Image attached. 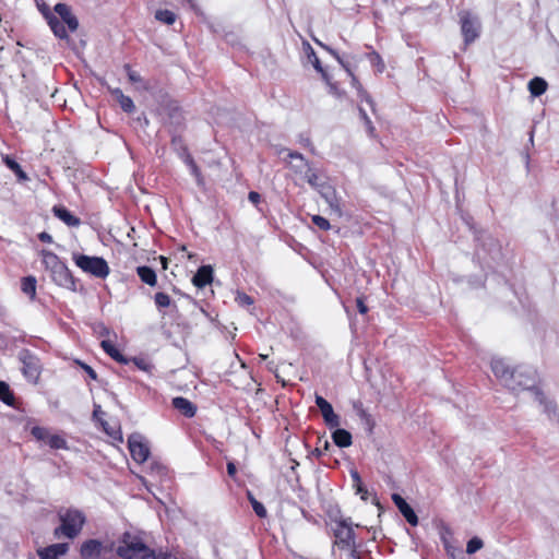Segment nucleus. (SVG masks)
Returning a JSON list of instances; mask_svg holds the SVG:
<instances>
[{
	"mask_svg": "<svg viewBox=\"0 0 559 559\" xmlns=\"http://www.w3.org/2000/svg\"><path fill=\"white\" fill-rule=\"evenodd\" d=\"M528 90L533 96H540L547 90V82L542 78H534L528 83Z\"/></svg>",
	"mask_w": 559,
	"mask_h": 559,
	"instance_id": "25",
	"label": "nucleus"
},
{
	"mask_svg": "<svg viewBox=\"0 0 559 559\" xmlns=\"http://www.w3.org/2000/svg\"><path fill=\"white\" fill-rule=\"evenodd\" d=\"M69 549V545L66 543L53 544L38 551L41 559H59L66 555Z\"/></svg>",
	"mask_w": 559,
	"mask_h": 559,
	"instance_id": "15",
	"label": "nucleus"
},
{
	"mask_svg": "<svg viewBox=\"0 0 559 559\" xmlns=\"http://www.w3.org/2000/svg\"><path fill=\"white\" fill-rule=\"evenodd\" d=\"M138 366L143 369V370H146V366L143 364V362H139Z\"/></svg>",
	"mask_w": 559,
	"mask_h": 559,
	"instance_id": "49",
	"label": "nucleus"
},
{
	"mask_svg": "<svg viewBox=\"0 0 559 559\" xmlns=\"http://www.w3.org/2000/svg\"><path fill=\"white\" fill-rule=\"evenodd\" d=\"M227 472H228V475L234 477L236 475V466L233 462H229L227 464Z\"/></svg>",
	"mask_w": 559,
	"mask_h": 559,
	"instance_id": "44",
	"label": "nucleus"
},
{
	"mask_svg": "<svg viewBox=\"0 0 559 559\" xmlns=\"http://www.w3.org/2000/svg\"><path fill=\"white\" fill-rule=\"evenodd\" d=\"M3 162L5 163V165L11 169L13 170L16 176L21 179V180H26L27 179V176L26 174L22 170L21 166L15 162L13 160L12 158H10L9 156H4L3 157Z\"/></svg>",
	"mask_w": 559,
	"mask_h": 559,
	"instance_id": "28",
	"label": "nucleus"
},
{
	"mask_svg": "<svg viewBox=\"0 0 559 559\" xmlns=\"http://www.w3.org/2000/svg\"><path fill=\"white\" fill-rule=\"evenodd\" d=\"M357 308L361 314H365L368 311V308L361 298L357 299Z\"/></svg>",
	"mask_w": 559,
	"mask_h": 559,
	"instance_id": "40",
	"label": "nucleus"
},
{
	"mask_svg": "<svg viewBox=\"0 0 559 559\" xmlns=\"http://www.w3.org/2000/svg\"><path fill=\"white\" fill-rule=\"evenodd\" d=\"M491 370L506 386L513 391L534 388V378L521 370L511 368L504 358L493 357L491 359Z\"/></svg>",
	"mask_w": 559,
	"mask_h": 559,
	"instance_id": "1",
	"label": "nucleus"
},
{
	"mask_svg": "<svg viewBox=\"0 0 559 559\" xmlns=\"http://www.w3.org/2000/svg\"><path fill=\"white\" fill-rule=\"evenodd\" d=\"M116 551L122 559H150L153 556V551L142 539L131 533L122 535Z\"/></svg>",
	"mask_w": 559,
	"mask_h": 559,
	"instance_id": "2",
	"label": "nucleus"
},
{
	"mask_svg": "<svg viewBox=\"0 0 559 559\" xmlns=\"http://www.w3.org/2000/svg\"><path fill=\"white\" fill-rule=\"evenodd\" d=\"M156 468H157V472H158V473H164V467H162V466H157Z\"/></svg>",
	"mask_w": 559,
	"mask_h": 559,
	"instance_id": "50",
	"label": "nucleus"
},
{
	"mask_svg": "<svg viewBox=\"0 0 559 559\" xmlns=\"http://www.w3.org/2000/svg\"><path fill=\"white\" fill-rule=\"evenodd\" d=\"M236 300L240 306H250L252 304L251 297L246 294H238Z\"/></svg>",
	"mask_w": 559,
	"mask_h": 559,
	"instance_id": "37",
	"label": "nucleus"
},
{
	"mask_svg": "<svg viewBox=\"0 0 559 559\" xmlns=\"http://www.w3.org/2000/svg\"><path fill=\"white\" fill-rule=\"evenodd\" d=\"M43 263L50 271L53 282L63 287L73 285L72 276L67 265L51 251H41Z\"/></svg>",
	"mask_w": 559,
	"mask_h": 559,
	"instance_id": "3",
	"label": "nucleus"
},
{
	"mask_svg": "<svg viewBox=\"0 0 559 559\" xmlns=\"http://www.w3.org/2000/svg\"><path fill=\"white\" fill-rule=\"evenodd\" d=\"M39 239L44 242H52V237L48 233H40Z\"/></svg>",
	"mask_w": 559,
	"mask_h": 559,
	"instance_id": "43",
	"label": "nucleus"
},
{
	"mask_svg": "<svg viewBox=\"0 0 559 559\" xmlns=\"http://www.w3.org/2000/svg\"><path fill=\"white\" fill-rule=\"evenodd\" d=\"M248 199L253 204H257L260 201V194L255 191H251L248 195Z\"/></svg>",
	"mask_w": 559,
	"mask_h": 559,
	"instance_id": "41",
	"label": "nucleus"
},
{
	"mask_svg": "<svg viewBox=\"0 0 559 559\" xmlns=\"http://www.w3.org/2000/svg\"><path fill=\"white\" fill-rule=\"evenodd\" d=\"M484 547V543L479 537H473L466 545V552L473 555Z\"/></svg>",
	"mask_w": 559,
	"mask_h": 559,
	"instance_id": "33",
	"label": "nucleus"
},
{
	"mask_svg": "<svg viewBox=\"0 0 559 559\" xmlns=\"http://www.w3.org/2000/svg\"><path fill=\"white\" fill-rule=\"evenodd\" d=\"M111 94L126 112H132L134 110L135 106L132 99L129 96H126L119 88L111 90Z\"/></svg>",
	"mask_w": 559,
	"mask_h": 559,
	"instance_id": "21",
	"label": "nucleus"
},
{
	"mask_svg": "<svg viewBox=\"0 0 559 559\" xmlns=\"http://www.w3.org/2000/svg\"><path fill=\"white\" fill-rule=\"evenodd\" d=\"M60 526L55 530V535L60 534L68 538H74L82 530L85 523L84 514L75 509H68L59 513Z\"/></svg>",
	"mask_w": 559,
	"mask_h": 559,
	"instance_id": "4",
	"label": "nucleus"
},
{
	"mask_svg": "<svg viewBox=\"0 0 559 559\" xmlns=\"http://www.w3.org/2000/svg\"><path fill=\"white\" fill-rule=\"evenodd\" d=\"M249 500L251 502V506L255 512V514L260 518H265L266 516V509L264 508V506L259 502L252 495L249 493Z\"/></svg>",
	"mask_w": 559,
	"mask_h": 559,
	"instance_id": "34",
	"label": "nucleus"
},
{
	"mask_svg": "<svg viewBox=\"0 0 559 559\" xmlns=\"http://www.w3.org/2000/svg\"><path fill=\"white\" fill-rule=\"evenodd\" d=\"M102 347L115 360L119 362H126V359L122 356V354L116 348V346L110 341H102Z\"/></svg>",
	"mask_w": 559,
	"mask_h": 559,
	"instance_id": "26",
	"label": "nucleus"
},
{
	"mask_svg": "<svg viewBox=\"0 0 559 559\" xmlns=\"http://www.w3.org/2000/svg\"><path fill=\"white\" fill-rule=\"evenodd\" d=\"M336 536L342 542H345L347 545H349L353 539V530L346 523H341L340 528L336 532Z\"/></svg>",
	"mask_w": 559,
	"mask_h": 559,
	"instance_id": "27",
	"label": "nucleus"
},
{
	"mask_svg": "<svg viewBox=\"0 0 559 559\" xmlns=\"http://www.w3.org/2000/svg\"><path fill=\"white\" fill-rule=\"evenodd\" d=\"M52 212L60 221H62L66 225L70 227H76L81 223L80 218L74 216L70 211H68L63 206H53Z\"/></svg>",
	"mask_w": 559,
	"mask_h": 559,
	"instance_id": "19",
	"label": "nucleus"
},
{
	"mask_svg": "<svg viewBox=\"0 0 559 559\" xmlns=\"http://www.w3.org/2000/svg\"><path fill=\"white\" fill-rule=\"evenodd\" d=\"M83 369L87 372V374L92 378V379H96V372L93 370V368H91L90 366L87 365H82Z\"/></svg>",
	"mask_w": 559,
	"mask_h": 559,
	"instance_id": "42",
	"label": "nucleus"
},
{
	"mask_svg": "<svg viewBox=\"0 0 559 559\" xmlns=\"http://www.w3.org/2000/svg\"><path fill=\"white\" fill-rule=\"evenodd\" d=\"M102 551V543L96 539H90L82 544L81 556L84 559H96Z\"/></svg>",
	"mask_w": 559,
	"mask_h": 559,
	"instance_id": "18",
	"label": "nucleus"
},
{
	"mask_svg": "<svg viewBox=\"0 0 559 559\" xmlns=\"http://www.w3.org/2000/svg\"><path fill=\"white\" fill-rule=\"evenodd\" d=\"M332 439L341 448H347L352 444V435L345 429H336L332 435Z\"/></svg>",
	"mask_w": 559,
	"mask_h": 559,
	"instance_id": "23",
	"label": "nucleus"
},
{
	"mask_svg": "<svg viewBox=\"0 0 559 559\" xmlns=\"http://www.w3.org/2000/svg\"><path fill=\"white\" fill-rule=\"evenodd\" d=\"M280 157L288 165V167L295 171L300 178L310 167L309 163L305 157L296 152H292L288 148H282L278 152Z\"/></svg>",
	"mask_w": 559,
	"mask_h": 559,
	"instance_id": "9",
	"label": "nucleus"
},
{
	"mask_svg": "<svg viewBox=\"0 0 559 559\" xmlns=\"http://www.w3.org/2000/svg\"><path fill=\"white\" fill-rule=\"evenodd\" d=\"M301 179L307 181L312 187H318L319 186V175L311 167L308 168V170L304 174Z\"/></svg>",
	"mask_w": 559,
	"mask_h": 559,
	"instance_id": "32",
	"label": "nucleus"
},
{
	"mask_svg": "<svg viewBox=\"0 0 559 559\" xmlns=\"http://www.w3.org/2000/svg\"><path fill=\"white\" fill-rule=\"evenodd\" d=\"M129 79L132 81V82H136L140 80L139 75L132 71L129 72Z\"/></svg>",
	"mask_w": 559,
	"mask_h": 559,
	"instance_id": "47",
	"label": "nucleus"
},
{
	"mask_svg": "<svg viewBox=\"0 0 559 559\" xmlns=\"http://www.w3.org/2000/svg\"><path fill=\"white\" fill-rule=\"evenodd\" d=\"M153 559H177L176 556L171 555V554H168V552H159L158 555L156 556H152Z\"/></svg>",
	"mask_w": 559,
	"mask_h": 559,
	"instance_id": "39",
	"label": "nucleus"
},
{
	"mask_svg": "<svg viewBox=\"0 0 559 559\" xmlns=\"http://www.w3.org/2000/svg\"><path fill=\"white\" fill-rule=\"evenodd\" d=\"M213 281V269L211 265L201 266L192 278L194 286L203 288Z\"/></svg>",
	"mask_w": 559,
	"mask_h": 559,
	"instance_id": "16",
	"label": "nucleus"
},
{
	"mask_svg": "<svg viewBox=\"0 0 559 559\" xmlns=\"http://www.w3.org/2000/svg\"><path fill=\"white\" fill-rule=\"evenodd\" d=\"M128 447L132 459L136 463H144L148 459L150 447L142 435H131L128 439Z\"/></svg>",
	"mask_w": 559,
	"mask_h": 559,
	"instance_id": "8",
	"label": "nucleus"
},
{
	"mask_svg": "<svg viewBox=\"0 0 559 559\" xmlns=\"http://www.w3.org/2000/svg\"><path fill=\"white\" fill-rule=\"evenodd\" d=\"M155 304L159 308H166L170 305V298L165 293H157L155 295Z\"/></svg>",
	"mask_w": 559,
	"mask_h": 559,
	"instance_id": "35",
	"label": "nucleus"
},
{
	"mask_svg": "<svg viewBox=\"0 0 559 559\" xmlns=\"http://www.w3.org/2000/svg\"><path fill=\"white\" fill-rule=\"evenodd\" d=\"M0 400L8 405H12L13 403V395L10 391V388L5 382L2 381H0Z\"/></svg>",
	"mask_w": 559,
	"mask_h": 559,
	"instance_id": "31",
	"label": "nucleus"
},
{
	"mask_svg": "<svg viewBox=\"0 0 559 559\" xmlns=\"http://www.w3.org/2000/svg\"><path fill=\"white\" fill-rule=\"evenodd\" d=\"M173 405L176 409H178L181 414L187 417H192L195 414V406L185 397H175L173 400Z\"/></svg>",
	"mask_w": 559,
	"mask_h": 559,
	"instance_id": "20",
	"label": "nucleus"
},
{
	"mask_svg": "<svg viewBox=\"0 0 559 559\" xmlns=\"http://www.w3.org/2000/svg\"><path fill=\"white\" fill-rule=\"evenodd\" d=\"M20 360L23 365L22 372L31 383H37L41 373V364L39 359L27 350L20 354Z\"/></svg>",
	"mask_w": 559,
	"mask_h": 559,
	"instance_id": "6",
	"label": "nucleus"
},
{
	"mask_svg": "<svg viewBox=\"0 0 559 559\" xmlns=\"http://www.w3.org/2000/svg\"><path fill=\"white\" fill-rule=\"evenodd\" d=\"M55 14L58 17V21L64 26L67 24L68 28L71 32L78 29L79 22L76 17L72 14L70 8L64 3H58L55 5Z\"/></svg>",
	"mask_w": 559,
	"mask_h": 559,
	"instance_id": "12",
	"label": "nucleus"
},
{
	"mask_svg": "<svg viewBox=\"0 0 559 559\" xmlns=\"http://www.w3.org/2000/svg\"><path fill=\"white\" fill-rule=\"evenodd\" d=\"M312 222L316 226L323 230H328L331 227L329 221L320 215L312 216Z\"/></svg>",
	"mask_w": 559,
	"mask_h": 559,
	"instance_id": "36",
	"label": "nucleus"
},
{
	"mask_svg": "<svg viewBox=\"0 0 559 559\" xmlns=\"http://www.w3.org/2000/svg\"><path fill=\"white\" fill-rule=\"evenodd\" d=\"M361 114V118L364 119L365 123L367 124V127L372 130V127H371V121L370 119L368 118V116L366 115V112L364 111H360Z\"/></svg>",
	"mask_w": 559,
	"mask_h": 559,
	"instance_id": "45",
	"label": "nucleus"
},
{
	"mask_svg": "<svg viewBox=\"0 0 559 559\" xmlns=\"http://www.w3.org/2000/svg\"><path fill=\"white\" fill-rule=\"evenodd\" d=\"M155 17L156 20L165 23V24H168V25H171L175 23L176 21V15L174 12L169 11V10H158L156 11L155 13Z\"/></svg>",
	"mask_w": 559,
	"mask_h": 559,
	"instance_id": "29",
	"label": "nucleus"
},
{
	"mask_svg": "<svg viewBox=\"0 0 559 559\" xmlns=\"http://www.w3.org/2000/svg\"><path fill=\"white\" fill-rule=\"evenodd\" d=\"M392 500L406 521L411 525L416 526L418 524V518L412 507L397 493L392 495Z\"/></svg>",
	"mask_w": 559,
	"mask_h": 559,
	"instance_id": "14",
	"label": "nucleus"
},
{
	"mask_svg": "<svg viewBox=\"0 0 559 559\" xmlns=\"http://www.w3.org/2000/svg\"><path fill=\"white\" fill-rule=\"evenodd\" d=\"M159 260H160L163 269L166 270L168 267V260H167V258L160 255Z\"/></svg>",
	"mask_w": 559,
	"mask_h": 559,
	"instance_id": "46",
	"label": "nucleus"
},
{
	"mask_svg": "<svg viewBox=\"0 0 559 559\" xmlns=\"http://www.w3.org/2000/svg\"><path fill=\"white\" fill-rule=\"evenodd\" d=\"M260 357H261L262 359H266V357H267V356H266V355H262V354H261V355H260Z\"/></svg>",
	"mask_w": 559,
	"mask_h": 559,
	"instance_id": "52",
	"label": "nucleus"
},
{
	"mask_svg": "<svg viewBox=\"0 0 559 559\" xmlns=\"http://www.w3.org/2000/svg\"><path fill=\"white\" fill-rule=\"evenodd\" d=\"M189 166H190V169H191V173L192 175L197 178V180L200 182V171H199V168L197 167V165L194 164V162L192 159H189Z\"/></svg>",
	"mask_w": 559,
	"mask_h": 559,
	"instance_id": "38",
	"label": "nucleus"
},
{
	"mask_svg": "<svg viewBox=\"0 0 559 559\" xmlns=\"http://www.w3.org/2000/svg\"><path fill=\"white\" fill-rule=\"evenodd\" d=\"M321 195L328 202L331 211L337 216L342 215L341 203L335 194V190L331 187H322L320 190Z\"/></svg>",
	"mask_w": 559,
	"mask_h": 559,
	"instance_id": "17",
	"label": "nucleus"
},
{
	"mask_svg": "<svg viewBox=\"0 0 559 559\" xmlns=\"http://www.w3.org/2000/svg\"><path fill=\"white\" fill-rule=\"evenodd\" d=\"M36 278L34 276H27L22 280L21 289L32 300L35 299L36 296Z\"/></svg>",
	"mask_w": 559,
	"mask_h": 559,
	"instance_id": "24",
	"label": "nucleus"
},
{
	"mask_svg": "<svg viewBox=\"0 0 559 559\" xmlns=\"http://www.w3.org/2000/svg\"><path fill=\"white\" fill-rule=\"evenodd\" d=\"M31 433L36 440L43 441L51 449H68L66 439L61 435L50 432L47 428L34 426L31 429Z\"/></svg>",
	"mask_w": 559,
	"mask_h": 559,
	"instance_id": "7",
	"label": "nucleus"
},
{
	"mask_svg": "<svg viewBox=\"0 0 559 559\" xmlns=\"http://www.w3.org/2000/svg\"><path fill=\"white\" fill-rule=\"evenodd\" d=\"M480 24L476 16L469 12L461 14V29L466 44L474 41L479 35Z\"/></svg>",
	"mask_w": 559,
	"mask_h": 559,
	"instance_id": "10",
	"label": "nucleus"
},
{
	"mask_svg": "<svg viewBox=\"0 0 559 559\" xmlns=\"http://www.w3.org/2000/svg\"><path fill=\"white\" fill-rule=\"evenodd\" d=\"M136 273L141 281L150 286H155L157 283L156 274L153 269L148 266H139Z\"/></svg>",
	"mask_w": 559,
	"mask_h": 559,
	"instance_id": "22",
	"label": "nucleus"
},
{
	"mask_svg": "<svg viewBox=\"0 0 559 559\" xmlns=\"http://www.w3.org/2000/svg\"><path fill=\"white\" fill-rule=\"evenodd\" d=\"M307 56H308L309 62L316 68V70L318 72H320L323 75L324 79H326V74L324 73L323 69L321 68L319 58L317 57V55L314 53V51L312 50V48L309 45L307 46Z\"/></svg>",
	"mask_w": 559,
	"mask_h": 559,
	"instance_id": "30",
	"label": "nucleus"
},
{
	"mask_svg": "<svg viewBox=\"0 0 559 559\" xmlns=\"http://www.w3.org/2000/svg\"><path fill=\"white\" fill-rule=\"evenodd\" d=\"M445 549H447V552L450 556L454 557V551H455L454 547H452L451 545L445 544Z\"/></svg>",
	"mask_w": 559,
	"mask_h": 559,
	"instance_id": "48",
	"label": "nucleus"
},
{
	"mask_svg": "<svg viewBox=\"0 0 559 559\" xmlns=\"http://www.w3.org/2000/svg\"><path fill=\"white\" fill-rule=\"evenodd\" d=\"M37 5L53 34L59 38H67L68 34L66 27L58 21L55 11L51 12L45 3H37Z\"/></svg>",
	"mask_w": 559,
	"mask_h": 559,
	"instance_id": "11",
	"label": "nucleus"
},
{
	"mask_svg": "<svg viewBox=\"0 0 559 559\" xmlns=\"http://www.w3.org/2000/svg\"><path fill=\"white\" fill-rule=\"evenodd\" d=\"M72 260L83 272L95 277L105 278L109 275L108 263L100 257H90L74 252L72 253Z\"/></svg>",
	"mask_w": 559,
	"mask_h": 559,
	"instance_id": "5",
	"label": "nucleus"
},
{
	"mask_svg": "<svg viewBox=\"0 0 559 559\" xmlns=\"http://www.w3.org/2000/svg\"><path fill=\"white\" fill-rule=\"evenodd\" d=\"M316 404L320 408L322 416L328 425L337 427L340 425L338 416L334 413L332 405L322 396H316Z\"/></svg>",
	"mask_w": 559,
	"mask_h": 559,
	"instance_id": "13",
	"label": "nucleus"
},
{
	"mask_svg": "<svg viewBox=\"0 0 559 559\" xmlns=\"http://www.w3.org/2000/svg\"><path fill=\"white\" fill-rule=\"evenodd\" d=\"M353 476H354V478H355L356 480H359V476H358V474H357V473H354V474H353Z\"/></svg>",
	"mask_w": 559,
	"mask_h": 559,
	"instance_id": "51",
	"label": "nucleus"
}]
</instances>
